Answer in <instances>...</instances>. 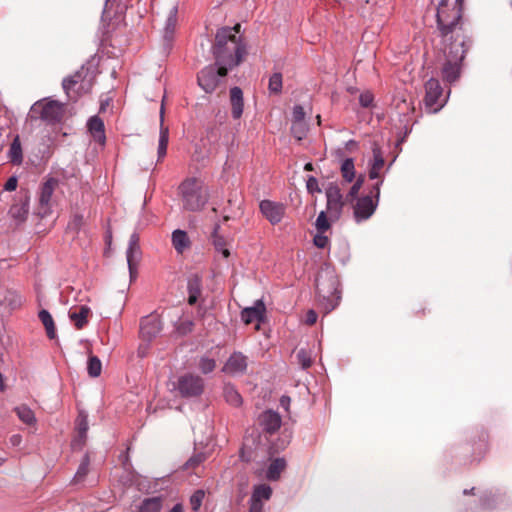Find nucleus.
I'll return each instance as SVG.
<instances>
[{
    "instance_id": "obj_1",
    "label": "nucleus",
    "mask_w": 512,
    "mask_h": 512,
    "mask_svg": "<svg viewBox=\"0 0 512 512\" xmlns=\"http://www.w3.org/2000/svg\"><path fill=\"white\" fill-rule=\"evenodd\" d=\"M246 53V46L241 36H236L228 27L218 30L213 45V54L220 76H226L229 69L238 66Z\"/></svg>"
},
{
    "instance_id": "obj_2",
    "label": "nucleus",
    "mask_w": 512,
    "mask_h": 512,
    "mask_svg": "<svg viewBox=\"0 0 512 512\" xmlns=\"http://www.w3.org/2000/svg\"><path fill=\"white\" fill-rule=\"evenodd\" d=\"M470 39L468 36H461L459 38L444 41L439 40L435 44L443 56V63L441 66V77L445 82L453 83L457 81L461 75L462 62L470 47Z\"/></svg>"
},
{
    "instance_id": "obj_3",
    "label": "nucleus",
    "mask_w": 512,
    "mask_h": 512,
    "mask_svg": "<svg viewBox=\"0 0 512 512\" xmlns=\"http://www.w3.org/2000/svg\"><path fill=\"white\" fill-rule=\"evenodd\" d=\"M464 0H439L436 8V34L439 40H453L467 36L461 18Z\"/></svg>"
},
{
    "instance_id": "obj_4",
    "label": "nucleus",
    "mask_w": 512,
    "mask_h": 512,
    "mask_svg": "<svg viewBox=\"0 0 512 512\" xmlns=\"http://www.w3.org/2000/svg\"><path fill=\"white\" fill-rule=\"evenodd\" d=\"M179 189L182 195L183 206L186 210H201L208 201V189L198 178L185 179L179 186Z\"/></svg>"
},
{
    "instance_id": "obj_5",
    "label": "nucleus",
    "mask_w": 512,
    "mask_h": 512,
    "mask_svg": "<svg viewBox=\"0 0 512 512\" xmlns=\"http://www.w3.org/2000/svg\"><path fill=\"white\" fill-rule=\"evenodd\" d=\"M94 82L95 76L93 72L89 68L82 66L74 74L63 80L62 87L67 97L72 101H76L79 97L92 90Z\"/></svg>"
},
{
    "instance_id": "obj_6",
    "label": "nucleus",
    "mask_w": 512,
    "mask_h": 512,
    "mask_svg": "<svg viewBox=\"0 0 512 512\" xmlns=\"http://www.w3.org/2000/svg\"><path fill=\"white\" fill-rule=\"evenodd\" d=\"M65 115V104L51 99H42L31 107V117L39 118L47 123L60 122Z\"/></svg>"
},
{
    "instance_id": "obj_7",
    "label": "nucleus",
    "mask_w": 512,
    "mask_h": 512,
    "mask_svg": "<svg viewBox=\"0 0 512 512\" xmlns=\"http://www.w3.org/2000/svg\"><path fill=\"white\" fill-rule=\"evenodd\" d=\"M382 180L377 182L368 195L358 197L353 202V214L357 222L369 219L376 210L380 196V185Z\"/></svg>"
},
{
    "instance_id": "obj_8",
    "label": "nucleus",
    "mask_w": 512,
    "mask_h": 512,
    "mask_svg": "<svg viewBox=\"0 0 512 512\" xmlns=\"http://www.w3.org/2000/svg\"><path fill=\"white\" fill-rule=\"evenodd\" d=\"M176 388L182 397H197L204 391V380L198 375L186 373L178 378Z\"/></svg>"
},
{
    "instance_id": "obj_9",
    "label": "nucleus",
    "mask_w": 512,
    "mask_h": 512,
    "mask_svg": "<svg viewBox=\"0 0 512 512\" xmlns=\"http://www.w3.org/2000/svg\"><path fill=\"white\" fill-rule=\"evenodd\" d=\"M442 93V87L437 79L431 78L425 83L424 102L429 112L436 113L444 106L445 99Z\"/></svg>"
},
{
    "instance_id": "obj_10",
    "label": "nucleus",
    "mask_w": 512,
    "mask_h": 512,
    "mask_svg": "<svg viewBox=\"0 0 512 512\" xmlns=\"http://www.w3.org/2000/svg\"><path fill=\"white\" fill-rule=\"evenodd\" d=\"M325 194L327 199V211L331 216L338 217L345 202H347L346 199H343L339 186L335 183H329Z\"/></svg>"
},
{
    "instance_id": "obj_11",
    "label": "nucleus",
    "mask_w": 512,
    "mask_h": 512,
    "mask_svg": "<svg viewBox=\"0 0 512 512\" xmlns=\"http://www.w3.org/2000/svg\"><path fill=\"white\" fill-rule=\"evenodd\" d=\"M219 77L221 76L218 73V68L209 65L198 73L197 81L206 93H212L219 84Z\"/></svg>"
},
{
    "instance_id": "obj_12",
    "label": "nucleus",
    "mask_w": 512,
    "mask_h": 512,
    "mask_svg": "<svg viewBox=\"0 0 512 512\" xmlns=\"http://www.w3.org/2000/svg\"><path fill=\"white\" fill-rule=\"evenodd\" d=\"M260 211L272 225H275L284 217L285 206L270 200H263L260 202Z\"/></svg>"
},
{
    "instance_id": "obj_13",
    "label": "nucleus",
    "mask_w": 512,
    "mask_h": 512,
    "mask_svg": "<svg viewBox=\"0 0 512 512\" xmlns=\"http://www.w3.org/2000/svg\"><path fill=\"white\" fill-rule=\"evenodd\" d=\"M281 416L272 410L264 411L259 415L258 424L262 431L268 434H274L281 427Z\"/></svg>"
},
{
    "instance_id": "obj_14",
    "label": "nucleus",
    "mask_w": 512,
    "mask_h": 512,
    "mask_svg": "<svg viewBox=\"0 0 512 512\" xmlns=\"http://www.w3.org/2000/svg\"><path fill=\"white\" fill-rule=\"evenodd\" d=\"M161 329L160 319L157 316H148L141 321L140 335L142 339L150 341L161 332Z\"/></svg>"
},
{
    "instance_id": "obj_15",
    "label": "nucleus",
    "mask_w": 512,
    "mask_h": 512,
    "mask_svg": "<svg viewBox=\"0 0 512 512\" xmlns=\"http://www.w3.org/2000/svg\"><path fill=\"white\" fill-rule=\"evenodd\" d=\"M248 366L247 357L241 352H234L223 366V372L231 375L245 373Z\"/></svg>"
},
{
    "instance_id": "obj_16",
    "label": "nucleus",
    "mask_w": 512,
    "mask_h": 512,
    "mask_svg": "<svg viewBox=\"0 0 512 512\" xmlns=\"http://www.w3.org/2000/svg\"><path fill=\"white\" fill-rule=\"evenodd\" d=\"M140 255L141 251L139 246V236L136 233H133L130 236L129 245L126 252L127 263L131 277L134 276L136 266L140 260Z\"/></svg>"
},
{
    "instance_id": "obj_17",
    "label": "nucleus",
    "mask_w": 512,
    "mask_h": 512,
    "mask_svg": "<svg viewBox=\"0 0 512 512\" xmlns=\"http://www.w3.org/2000/svg\"><path fill=\"white\" fill-rule=\"evenodd\" d=\"M265 305L261 300H258L253 307H247L241 312V319L245 324H251L253 322H258L256 326L259 329V323L263 320L265 316Z\"/></svg>"
},
{
    "instance_id": "obj_18",
    "label": "nucleus",
    "mask_w": 512,
    "mask_h": 512,
    "mask_svg": "<svg viewBox=\"0 0 512 512\" xmlns=\"http://www.w3.org/2000/svg\"><path fill=\"white\" fill-rule=\"evenodd\" d=\"M76 435L72 441V447L74 449H81L87 439V431H88V420L87 416L80 412L77 419H76Z\"/></svg>"
},
{
    "instance_id": "obj_19",
    "label": "nucleus",
    "mask_w": 512,
    "mask_h": 512,
    "mask_svg": "<svg viewBox=\"0 0 512 512\" xmlns=\"http://www.w3.org/2000/svg\"><path fill=\"white\" fill-rule=\"evenodd\" d=\"M230 104L232 117L239 119L242 116L244 108V98L241 88L233 87L230 89Z\"/></svg>"
},
{
    "instance_id": "obj_20",
    "label": "nucleus",
    "mask_w": 512,
    "mask_h": 512,
    "mask_svg": "<svg viewBox=\"0 0 512 512\" xmlns=\"http://www.w3.org/2000/svg\"><path fill=\"white\" fill-rule=\"evenodd\" d=\"M58 180L55 178H48L40 188L39 202L42 208H48L52 199L55 189L58 187Z\"/></svg>"
},
{
    "instance_id": "obj_21",
    "label": "nucleus",
    "mask_w": 512,
    "mask_h": 512,
    "mask_svg": "<svg viewBox=\"0 0 512 512\" xmlns=\"http://www.w3.org/2000/svg\"><path fill=\"white\" fill-rule=\"evenodd\" d=\"M188 304L195 305L202 293V281L198 275H193L188 279Z\"/></svg>"
},
{
    "instance_id": "obj_22",
    "label": "nucleus",
    "mask_w": 512,
    "mask_h": 512,
    "mask_svg": "<svg viewBox=\"0 0 512 512\" xmlns=\"http://www.w3.org/2000/svg\"><path fill=\"white\" fill-rule=\"evenodd\" d=\"M169 140V129L164 125V105H161L160 109V136H159V146H158V157L162 159L167 152Z\"/></svg>"
},
{
    "instance_id": "obj_23",
    "label": "nucleus",
    "mask_w": 512,
    "mask_h": 512,
    "mask_svg": "<svg viewBox=\"0 0 512 512\" xmlns=\"http://www.w3.org/2000/svg\"><path fill=\"white\" fill-rule=\"evenodd\" d=\"M88 129L96 142H98L101 145L105 143L106 136L104 123L99 117L93 116L92 118H90V120L88 121Z\"/></svg>"
},
{
    "instance_id": "obj_24",
    "label": "nucleus",
    "mask_w": 512,
    "mask_h": 512,
    "mask_svg": "<svg viewBox=\"0 0 512 512\" xmlns=\"http://www.w3.org/2000/svg\"><path fill=\"white\" fill-rule=\"evenodd\" d=\"M373 162L369 170V178L376 179L380 177V172L384 167L385 161L380 147L377 144L373 146Z\"/></svg>"
},
{
    "instance_id": "obj_25",
    "label": "nucleus",
    "mask_w": 512,
    "mask_h": 512,
    "mask_svg": "<svg viewBox=\"0 0 512 512\" xmlns=\"http://www.w3.org/2000/svg\"><path fill=\"white\" fill-rule=\"evenodd\" d=\"M90 312V308L87 306L76 307L70 310L69 318L77 329H82L87 324Z\"/></svg>"
},
{
    "instance_id": "obj_26",
    "label": "nucleus",
    "mask_w": 512,
    "mask_h": 512,
    "mask_svg": "<svg viewBox=\"0 0 512 512\" xmlns=\"http://www.w3.org/2000/svg\"><path fill=\"white\" fill-rule=\"evenodd\" d=\"M272 495V489L268 485H258L254 488L251 497L250 506L258 505L259 510H263L262 500H269Z\"/></svg>"
},
{
    "instance_id": "obj_27",
    "label": "nucleus",
    "mask_w": 512,
    "mask_h": 512,
    "mask_svg": "<svg viewBox=\"0 0 512 512\" xmlns=\"http://www.w3.org/2000/svg\"><path fill=\"white\" fill-rule=\"evenodd\" d=\"M220 225L215 224L211 239L212 244L216 251L220 252L224 258H228L230 256V251L228 249V242L227 240L219 234Z\"/></svg>"
},
{
    "instance_id": "obj_28",
    "label": "nucleus",
    "mask_w": 512,
    "mask_h": 512,
    "mask_svg": "<svg viewBox=\"0 0 512 512\" xmlns=\"http://www.w3.org/2000/svg\"><path fill=\"white\" fill-rule=\"evenodd\" d=\"M28 211V201L20 200L10 207L9 215L18 222H24L27 218Z\"/></svg>"
},
{
    "instance_id": "obj_29",
    "label": "nucleus",
    "mask_w": 512,
    "mask_h": 512,
    "mask_svg": "<svg viewBox=\"0 0 512 512\" xmlns=\"http://www.w3.org/2000/svg\"><path fill=\"white\" fill-rule=\"evenodd\" d=\"M172 244L178 253H183L190 246V240L187 233L183 230H175L172 233Z\"/></svg>"
},
{
    "instance_id": "obj_30",
    "label": "nucleus",
    "mask_w": 512,
    "mask_h": 512,
    "mask_svg": "<svg viewBox=\"0 0 512 512\" xmlns=\"http://www.w3.org/2000/svg\"><path fill=\"white\" fill-rule=\"evenodd\" d=\"M38 316L43 326L45 327L47 337L49 339L56 338L55 323L51 314L47 310L43 309L39 312Z\"/></svg>"
},
{
    "instance_id": "obj_31",
    "label": "nucleus",
    "mask_w": 512,
    "mask_h": 512,
    "mask_svg": "<svg viewBox=\"0 0 512 512\" xmlns=\"http://www.w3.org/2000/svg\"><path fill=\"white\" fill-rule=\"evenodd\" d=\"M285 468H286L285 459H283V458L274 459L268 467L267 478L272 481L279 479L280 474L284 471Z\"/></svg>"
},
{
    "instance_id": "obj_32",
    "label": "nucleus",
    "mask_w": 512,
    "mask_h": 512,
    "mask_svg": "<svg viewBox=\"0 0 512 512\" xmlns=\"http://www.w3.org/2000/svg\"><path fill=\"white\" fill-rule=\"evenodd\" d=\"M163 504L161 497L146 498L139 506L138 512H160Z\"/></svg>"
},
{
    "instance_id": "obj_33",
    "label": "nucleus",
    "mask_w": 512,
    "mask_h": 512,
    "mask_svg": "<svg viewBox=\"0 0 512 512\" xmlns=\"http://www.w3.org/2000/svg\"><path fill=\"white\" fill-rule=\"evenodd\" d=\"M14 411L23 423L27 425H33L36 423L34 412L26 404H21L15 407Z\"/></svg>"
},
{
    "instance_id": "obj_34",
    "label": "nucleus",
    "mask_w": 512,
    "mask_h": 512,
    "mask_svg": "<svg viewBox=\"0 0 512 512\" xmlns=\"http://www.w3.org/2000/svg\"><path fill=\"white\" fill-rule=\"evenodd\" d=\"M340 172L345 182L351 183L355 179V166L352 158H347L342 162Z\"/></svg>"
},
{
    "instance_id": "obj_35",
    "label": "nucleus",
    "mask_w": 512,
    "mask_h": 512,
    "mask_svg": "<svg viewBox=\"0 0 512 512\" xmlns=\"http://www.w3.org/2000/svg\"><path fill=\"white\" fill-rule=\"evenodd\" d=\"M9 159L13 164H20L23 160L22 148L19 137L17 136L11 143L9 149Z\"/></svg>"
},
{
    "instance_id": "obj_36",
    "label": "nucleus",
    "mask_w": 512,
    "mask_h": 512,
    "mask_svg": "<svg viewBox=\"0 0 512 512\" xmlns=\"http://www.w3.org/2000/svg\"><path fill=\"white\" fill-rule=\"evenodd\" d=\"M224 398L230 405L234 407H238L242 404V397L233 386H225Z\"/></svg>"
},
{
    "instance_id": "obj_37",
    "label": "nucleus",
    "mask_w": 512,
    "mask_h": 512,
    "mask_svg": "<svg viewBox=\"0 0 512 512\" xmlns=\"http://www.w3.org/2000/svg\"><path fill=\"white\" fill-rule=\"evenodd\" d=\"M89 465H90V458H89L88 454H85L78 469H77V472L74 476L73 481L75 483H79L84 480V478L86 477V475L89 472Z\"/></svg>"
},
{
    "instance_id": "obj_38",
    "label": "nucleus",
    "mask_w": 512,
    "mask_h": 512,
    "mask_svg": "<svg viewBox=\"0 0 512 512\" xmlns=\"http://www.w3.org/2000/svg\"><path fill=\"white\" fill-rule=\"evenodd\" d=\"M87 371L91 377H98L101 374L102 363L97 356H89L87 363Z\"/></svg>"
},
{
    "instance_id": "obj_39",
    "label": "nucleus",
    "mask_w": 512,
    "mask_h": 512,
    "mask_svg": "<svg viewBox=\"0 0 512 512\" xmlns=\"http://www.w3.org/2000/svg\"><path fill=\"white\" fill-rule=\"evenodd\" d=\"M297 362L303 369L311 367L313 360L311 352L306 349H300L296 354Z\"/></svg>"
},
{
    "instance_id": "obj_40",
    "label": "nucleus",
    "mask_w": 512,
    "mask_h": 512,
    "mask_svg": "<svg viewBox=\"0 0 512 512\" xmlns=\"http://www.w3.org/2000/svg\"><path fill=\"white\" fill-rule=\"evenodd\" d=\"M268 89L271 93L279 94L282 90V74L276 72L269 79Z\"/></svg>"
},
{
    "instance_id": "obj_41",
    "label": "nucleus",
    "mask_w": 512,
    "mask_h": 512,
    "mask_svg": "<svg viewBox=\"0 0 512 512\" xmlns=\"http://www.w3.org/2000/svg\"><path fill=\"white\" fill-rule=\"evenodd\" d=\"M177 6L173 5L169 11V15L166 22V34L172 33L175 30L177 24Z\"/></svg>"
},
{
    "instance_id": "obj_42",
    "label": "nucleus",
    "mask_w": 512,
    "mask_h": 512,
    "mask_svg": "<svg viewBox=\"0 0 512 512\" xmlns=\"http://www.w3.org/2000/svg\"><path fill=\"white\" fill-rule=\"evenodd\" d=\"M206 459V456L205 454L203 453H195L194 455H192L188 461L185 463L184 465V469L185 470H189V469H195L196 467H198L201 463H203Z\"/></svg>"
},
{
    "instance_id": "obj_43",
    "label": "nucleus",
    "mask_w": 512,
    "mask_h": 512,
    "mask_svg": "<svg viewBox=\"0 0 512 512\" xmlns=\"http://www.w3.org/2000/svg\"><path fill=\"white\" fill-rule=\"evenodd\" d=\"M317 232H326L330 229V223L328 221L325 211H321L316 219L315 223Z\"/></svg>"
},
{
    "instance_id": "obj_44",
    "label": "nucleus",
    "mask_w": 512,
    "mask_h": 512,
    "mask_svg": "<svg viewBox=\"0 0 512 512\" xmlns=\"http://www.w3.org/2000/svg\"><path fill=\"white\" fill-rule=\"evenodd\" d=\"M198 366H199V369L202 371V373L208 374L215 369L216 362L214 359L202 357L199 361Z\"/></svg>"
},
{
    "instance_id": "obj_45",
    "label": "nucleus",
    "mask_w": 512,
    "mask_h": 512,
    "mask_svg": "<svg viewBox=\"0 0 512 512\" xmlns=\"http://www.w3.org/2000/svg\"><path fill=\"white\" fill-rule=\"evenodd\" d=\"M194 329V322L189 319H185L180 321L176 326V331L180 335H187L191 333Z\"/></svg>"
},
{
    "instance_id": "obj_46",
    "label": "nucleus",
    "mask_w": 512,
    "mask_h": 512,
    "mask_svg": "<svg viewBox=\"0 0 512 512\" xmlns=\"http://www.w3.org/2000/svg\"><path fill=\"white\" fill-rule=\"evenodd\" d=\"M204 492L202 490H197L193 493V495L190 497V505L191 509L193 511L199 510V508L202 505V501L204 499Z\"/></svg>"
},
{
    "instance_id": "obj_47",
    "label": "nucleus",
    "mask_w": 512,
    "mask_h": 512,
    "mask_svg": "<svg viewBox=\"0 0 512 512\" xmlns=\"http://www.w3.org/2000/svg\"><path fill=\"white\" fill-rule=\"evenodd\" d=\"M84 224V218L81 214H74L68 223V229L78 232Z\"/></svg>"
},
{
    "instance_id": "obj_48",
    "label": "nucleus",
    "mask_w": 512,
    "mask_h": 512,
    "mask_svg": "<svg viewBox=\"0 0 512 512\" xmlns=\"http://www.w3.org/2000/svg\"><path fill=\"white\" fill-rule=\"evenodd\" d=\"M291 132L297 140H302L306 133L305 123H292Z\"/></svg>"
},
{
    "instance_id": "obj_49",
    "label": "nucleus",
    "mask_w": 512,
    "mask_h": 512,
    "mask_svg": "<svg viewBox=\"0 0 512 512\" xmlns=\"http://www.w3.org/2000/svg\"><path fill=\"white\" fill-rule=\"evenodd\" d=\"M374 100V96L370 91H365L359 96V103L364 108H369L372 106Z\"/></svg>"
},
{
    "instance_id": "obj_50",
    "label": "nucleus",
    "mask_w": 512,
    "mask_h": 512,
    "mask_svg": "<svg viewBox=\"0 0 512 512\" xmlns=\"http://www.w3.org/2000/svg\"><path fill=\"white\" fill-rule=\"evenodd\" d=\"M313 242H314V245L318 248H325L328 246L329 244V239L328 237L325 235V232H318L314 239H313Z\"/></svg>"
},
{
    "instance_id": "obj_51",
    "label": "nucleus",
    "mask_w": 512,
    "mask_h": 512,
    "mask_svg": "<svg viewBox=\"0 0 512 512\" xmlns=\"http://www.w3.org/2000/svg\"><path fill=\"white\" fill-rule=\"evenodd\" d=\"M293 123H304L305 111L302 106L296 105L293 108Z\"/></svg>"
},
{
    "instance_id": "obj_52",
    "label": "nucleus",
    "mask_w": 512,
    "mask_h": 512,
    "mask_svg": "<svg viewBox=\"0 0 512 512\" xmlns=\"http://www.w3.org/2000/svg\"><path fill=\"white\" fill-rule=\"evenodd\" d=\"M306 186H307V190L310 193H314V192L320 193L321 192V189L318 184V180L314 176L308 177Z\"/></svg>"
},
{
    "instance_id": "obj_53",
    "label": "nucleus",
    "mask_w": 512,
    "mask_h": 512,
    "mask_svg": "<svg viewBox=\"0 0 512 512\" xmlns=\"http://www.w3.org/2000/svg\"><path fill=\"white\" fill-rule=\"evenodd\" d=\"M359 191H360V188L355 186V184H353L351 186L349 192L346 195V201L353 203V201L358 198L357 195H358Z\"/></svg>"
},
{
    "instance_id": "obj_54",
    "label": "nucleus",
    "mask_w": 512,
    "mask_h": 512,
    "mask_svg": "<svg viewBox=\"0 0 512 512\" xmlns=\"http://www.w3.org/2000/svg\"><path fill=\"white\" fill-rule=\"evenodd\" d=\"M18 180L15 176L8 178L4 185L6 191H14L17 188Z\"/></svg>"
},
{
    "instance_id": "obj_55",
    "label": "nucleus",
    "mask_w": 512,
    "mask_h": 512,
    "mask_svg": "<svg viewBox=\"0 0 512 512\" xmlns=\"http://www.w3.org/2000/svg\"><path fill=\"white\" fill-rule=\"evenodd\" d=\"M317 313L314 310L307 311L305 315V323L307 325H314L317 321Z\"/></svg>"
},
{
    "instance_id": "obj_56",
    "label": "nucleus",
    "mask_w": 512,
    "mask_h": 512,
    "mask_svg": "<svg viewBox=\"0 0 512 512\" xmlns=\"http://www.w3.org/2000/svg\"><path fill=\"white\" fill-rule=\"evenodd\" d=\"M230 30H232V33H235L236 36H240L239 33H240V30H241V25L240 24H236L234 27H228Z\"/></svg>"
},
{
    "instance_id": "obj_57",
    "label": "nucleus",
    "mask_w": 512,
    "mask_h": 512,
    "mask_svg": "<svg viewBox=\"0 0 512 512\" xmlns=\"http://www.w3.org/2000/svg\"><path fill=\"white\" fill-rule=\"evenodd\" d=\"M170 512H183V507L181 504H176Z\"/></svg>"
},
{
    "instance_id": "obj_58",
    "label": "nucleus",
    "mask_w": 512,
    "mask_h": 512,
    "mask_svg": "<svg viewBox=\"0 0 512 512\" xmlns=\"http://www.w3.org/2000/svg\"><path fill=\"white\" fill-rule=\"evenodd\" d=\"M315 285L318 292L321 293L323 291L321 288V276L317 277Z\"/></svg>"
},
{
    "instance_id": "obj_59",
    "label": "nucleus",
    "mask_w": 512,
    "mask_h": 512,
    "mask_svg": "<svg viewBox=\"0 0 512 512\" xmlns=\"http://www.w3.org/2000/svg\"><path fill=\"white\" fill-rule=\"evenodd\" d=\"M263 510H259V506L256 504L254 506H250L249 512H262Z\"/></svg>"
},
{
    "instance_id": "obj_60",
    "label": "nucleus",
    "mask_w": 512,
    "mask_h": 512,
    "mask_svg": "<svg viewBox=\"0 0 512 512\" xmlns=\"http://www.w3.org/2000/svg\"><path fill=\"white\" fill-rule=\"evenodd\" d=\"M305 171H312L313 170V164L312 163H306L304 166Z\"/></svg>"
},
{
    "instance_id": "obj_61",
    "label": "nucleus",
    "mask_w": 512,
    "mask_h": 512,
    "mask_svg": "<svg viewBox=\"0 0 512 512\" xmlns=\"http://www.w3.org/2000/svg\"><path fill=\"white\" fill-rule=\"evenodd\" d=\"M356 181H357V182H361L362 184H364L365 176H364L363 174H360V175L356 178Z\"/></svg>"
},
{
    "instance_id": "obj_62",
    "label": "nucleus",
    "mask_w": 512,
    "mask_h": 512,
    "mask_svg": "<svg viewBox=\"0 0 512 512\" xmlns=\"http://www.w3.org/2000/svg\"><path fill=\"white\" fill-rule=\"evenodd\" d=\"M4 389H5V385L3 383L2 374L0 373V391H4Z\"/></svg>"
},
{
    "instance_id": "obj_63",
    "label": "nucleus",
    "mask_w": 512,
    "mask_h": 512,
    "mask_svg": "<svg viewBox=\"0 0 512 512\" xmlns=\"http://www.w3.org/2000/svg\"><path fill=\"white\" fill-rule=\"evenodd\" d=\"M354 184H355V186L359 187L360 189L363 186V184L361 182H357L356 180H355Z\"/></svg>"
},
{
    "instance_id": "obj_64",
    "label": "nucleus",
    "mask_w": 512,
    "mask_h": 512,
    "mask_svg": "<svg viewBox=\"0 0 512 512\" xmlns=\"http://www.w3.org/2000/svg\"><path fill=\"white\" fill-rule=\"evenodd\" d=\"M474 488L471 490H464V494H473Z\"/></svg>"
}]
</instances>
